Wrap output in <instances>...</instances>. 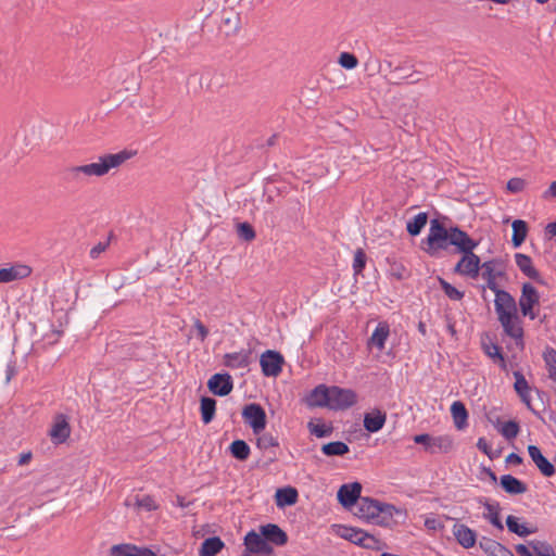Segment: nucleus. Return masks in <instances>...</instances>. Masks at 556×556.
Masks as SVG:
<instances>
[{
  "instance_id": "bf43d9fd",
  "label": "nucleus",
  "mask_w": 556,
  "mask_h": 556,
  "mask_svg": "<svg viewBox=\"0 0 556 556\" xmlns=\"http://www.w3.org/2000/svg\"><path fill=\"white\" fill-rule=\"evenodd\" d=\"M477 447L483 452L484 454H486L489 456L490 459H494L496 458V455H493V451L491 450L488 441L484 439V438H479L478 442H477Z\"/></svg>"
},
{
  "instance_id": "c9c22d12",
  "label": "nucleus",
  "mask_w": 556,
  "mask_h": 556,
  "mask_svg": "<svg viewBox=\"0 0 556 556\" xmlns=\"http://www.w3.org/2000/svg\"><path fill=\"white\" fill-rule=\"evenodd\" d=\"M483 507L485 509V513L483 514V517L488 519L496 529L500 531L504 530V525L502 523L500 519V511L501 507L500 504L496 503H489L485 502L483 504Z\"/></svg>"
},
{
  "instance_id": "dca6fc26",
  "label": "nucleus",
  "mask_w": 556,
  "mask_h": 556,
  "mask_svg": "<svg viewBox=\"0 0 556 556\" xmlns=\"http://www.w3.org/2000/svg\"><path fill=\"white\" fill-rule=\"evenodd\" d=\"M448 245H454L462 253L468 250H475L479 242L471 239L467 232L458 227H451V235L447 241Z\"/></svg>"
},
{
  "instance_id": "680f3d73",
  "label": "nucleus",
  "mask_w": 556,
  "mask_h": 556,
  "mask_svg": "<svg viewBox=\"0 0 556 556\" xmlns=\"http://www.w3.org/2000/svg\"><path fill=\"white\" fill-rule=\"evenodd\" d=\"M432 437L428 433L416 434L414 437V442L417 444H422L425 450L428 452V444H430Z\"/></svg>"
},
{
  "instance_id": "a18cd8bd",
  "label": "nucleus",
  "mask_w": 556,
  "mask_h": 556,
  "mask_svg": "<svg viewBox=\"0 0 556 556\" xmlns=\"http://www.w3.org/2000/svg\"><path fill=\"white\" fill-rule=\"evenodd\" d=\"M529 546L536 556H556L554 547L545 541L533 540L529 542Z\"/></svg>"
},
{
  "instance_id": "3c124183",
  "label": "nucleus",
  "mask_w": 556,
  "mask_h": 556,
  "mask_svg": "<svg viewBox=\"0 0 556 556\" xmlns=\"http://www.w3.org/2000/svg\"><path fill=\"white\" fill-rule=\"evenodd\" d=\"M307 428L309 432L317 438H326L332 433V428L324 424H314L313 421H309Z\"/></svg>"
},
{
  "instance_id": "393cba45",
  "label": "nucleus",
  "mask_w": 556,
  "mask_h": 556,
  "mask_svg": "<svg viewBox=\"0 0 556 556\" xmlns=\"http://www.w3.org/2000/svg\"><path fill=\"white\" fill-rule=\"evenodd\" d=\"M479 546L488 556H515L506 546L486 536L479 540Z\"/></svg>"
},
{
  "instance_id": "1a4fd4ad",
  "label": "nucleus",
  "mask_w": 556,
  "mask_h": 556,
  "mask_svg": "<svg viewBox=\"0 0 556 556\" xmlns=\"http://www.w3.org/2000/svg\"><path fill=\"white\" fill-rule=\"evenodd\" d=\"M503 331L506 336L515 340L516 345L520 349L523 348V328L521 326V319L518 314L505 315L497 317Z\"/></svg>"
},
{
  "instance_id": "f3484780",
  "label": "nucleus",
  "mask_w": 556,
  "mask_h": 556,
  "mask_svg": "<svg viewBox=\"0 0 556 556\" xmlns=\"http://www.w3.org/2000/svg\"><path fill=\"white\" fill-rule=\"evenodd\" d=\"M31 274V268L22 263H13L9 267L0 268V283L21 280Z\"/></svg>"
},
{
  "instance_id": "69168bd1",
  "label": "nucleus",
  "mask_w": 556,
  "mask_h": 556,
  "mask_svg": "<svg viewBox=\"0 0 556 556\" xmlns=\"http://www.w3.org/2000/svg\"><path fill=\"white\" fill-rule=\"evenodd\" d=\"M515 549L520 556H533L528 546H526L525 544H517L515 546Z\"/></svg>"
},
{
  "instance_id": "423d86ee",
  "label": "nucleus",
  "mask_w": 556,
  "mask_h": 556,
  "mask_svg": "<svg viewBox=\"0 0 556 556\" xmlns=\"http://www.w3.org/2000/svg\"><path fill=\"white\" fill-rule=\"evenodd\" d=\"M481 265L482 263L480 257L473 253V250H468L463 253L462 258L454 267V271L471 279H476L480 274Z\"/></svg>"
},
{
  "instance_id": "c03bdc74",
  "label": "nucleus",
  "mask_w": 556,
  "mask_h": 556,
  "mask_svg": "<svg viewBox=\"0 0 556 556\" xmlns=\"http://www.w3.org/2000/svg\"><path fill=\"white\" fill-rule=\"evenodd\" d=\"M321 452L326 456H343L350 452V447L343 441H333L321 446Z\"/></svg>"
},
{
  "instance_id": "37998d69",
  "label": "nucleus",
  "mask_w": 556,
  "mask_h": 556,
  "mask_svg": "<svg viewBox=\"0 0 556 556\" xmlns=\"http://www.w3.org/2000/svg\"><path fill=\"white\" fill-rule=\"evenodd\" d=\"M126 505H134L140 509H144L147 511H151L157 508L155 501L150 495H135L134 497L126 500Z\"/></svg>"
},
{
  "instance_id": "13d9d810",
  "label": "nucleus",
  "mask_w": 556,
  "mask_h": 556,
  "mask_svg": "<svg viewBox=\"0 0 556 556\" xmlns=\"http://www.w3.org/2000/svg\"><path fill=\"white\" fill-rule=\"evenodd\" d=\"M523 188H525V180L521 178H511L507 182V189H508V191H510L513 193H518V192L522 191Z\"/></svg>"
},
{
  "instance_id": "f03ea898",
  "label": "nucleus",
  "mask_w": 556,
  "mask_h": 556,
  "mask_svg": "<svg viewBox=\"0 0 556 556\" xmlns=\"http://www.w3.org/2000/svg\"><path fill=\"white\" fill-rule=\"evenodd\" d=\"M130 157L131 153L126 150L114 154L101 155L99 156L98 162L80 165V172L88 182L90 177H102L106 175L112 168L121 166Z\"/></svg>"
},
{
  "instance_id": "e433bc0d",
  "label": "nucleus",
  "mask_w": 556,
  "mask_h": 556,
  "mask_svg": "<svg viewBox=\"0 0 556 556\" xmlns=\"http://www.w3.org/2000/svg\"><path fill=\"white\" fill-rule=\"evenodd\" d=\"M453 447V441L447 435L432 437L430 444H428V452L434 453H447Z\"/></svg>"
},
{
  "instance_id": "f8f14e48",
  "label": "nucleus",
  "mask_w": 556,
  "mask_h": 556,
  "mask_svg": "<svg viewBox=\"0 0 556 556\" xmlns=\"http://www.w3.org/2000/svg\"><path fill=\"white\" fill-rule=\"evenodd\" d=\"M493 292L495 293L494 307L497 317L518 314L516 301L509 292L501 288Z\"/></svg>"
},
{
  "instance_id": "5701e85b",
  "label": "nucleus",
  "mask_w": 556,
  "mask_h": 556,
  "mask_svg": "<svg viewBox=\"0 0 556 556\" xmlns=\"http://www.w3.org/2000/svg\"><path fill=\"white\" fill-rule=\"evenodd\" d=\"M515 262L520 271L527 276L528 278L544 285V281L541 278V275L536 268L532 265V260L529 255L517 253L515 254Z\"/></svg>"
},
{
  "instance_id": "6ab92c4d",
  "label": "nucleus",
  "mask_w": 556,
  "mask_h": 556,
  "mask_svg": "<svg viewBox=\"0 0 556 556\" xmlns=\"http://www.w3.org/2000/svg\"><path fill=\"white\" fill-rule=\"evenodd\" d=\"M452 532L457 543L466 549L473 547L477 543L476 531L464 523L456 522Z\"/></svg>"
},
{
  "instance_id": "20e7f679",
  "label": "nucleus",
  "mask_w": 556,
  "mask_h": 556,
  "mask_svg": "<svg viewBox=\"0 0 556 556\" xmlns=\"http://www.w3.org/2000/svg\"><path fill=\"white\" fill-rule=\"evenodd\" d=\"M480 270H482V279H484L486 282V286L483 287V290L485 288H489L491 291H494L500 288L498 283L496 282V279L505 276V267L502 260L493 258L486 261L482 263Z\"/></svg>"
},
{
  "instance_id": "338daca9",
  "label": "nucleus",
  "mask_w": 556,
  "mask_h": 556,
  "mask_svg": "<svg viewBox=\"0 0 556 556\" xmlns=\"http://www.w3.org/2000/svg\"><path fill=\"white\" fill-rule=\"evenodd\" d=\"M546 232H547L551 237H556V222H554V223H549V224L546 226Z\"/></svg>"
},
{
  "instance_id": "aec40b11",
  "label": "nucleus",
  "mask_w": 556,
  "mask_h": 556,
  "mask_svg": "<svg viewBox=\"0 0 556 556\" xmlns=\"http://www.w3.org/2000/svg\"><path fill=\"white\" fill-rule=\"evenodd\" d=\"M528 454L543 476L552 477L555 475V466L542 454L536 445H529Z\"/></svg>"
},
{
  "instance_id": "ea45409f",
  "label": "nucleus",
  "mask_w": 556,
  "mask_h": 556,
  "mask_svg": "<svg viewBox=\"0 0 556 556\" xmlns=\"http://www.w3.org/2000/svg\"><path fill=\"white\" fill-rule=\"evenodd\" d=\"M427 222L428 214L426 212H420L407 222L406 230L410 236L416 237L421 232L422 228L427 225Z\"/></svg>"
},
{
  "instance_id": "8fccbe9b",
  "label": "nucleus",
  "mask_w": 556,
  "mask_h": 556,
  "mask_svg": "<svg viewBox=\"0 0 556 556\" xmlns=\"http://www.w3.org/2000/svg\"><path fill=\"white\" fill-rule=\"evenodd\" d=\"M367 256L363 249H357L353 258V270L355 275L362 274L366 266Z\"/></svg>"
},
{
  "instance_id": "c85d7f7f",
  "label": "nucleus",
  "mask_w": 556,
  "mask_h": 556,
  "mask_svg": "<svg viewBox=\"0 0 556 556\" xmlns=\"http://www.w3.org/2000/svg\"><path fill=\"white\" fill-rule=\"evenodd\" d=\"M387 65H388V68L393 74H399V73H402V72H404L406 70H410L412 71V73H409L407 75L397 76V79H410L409 80L410 84H416V83L420 81L419 77H415V75H417L419 73L414 71L415 64L413 63V61L410 59H405L404 61L400 62L396 65H393L392 62H388Z\"/></svg>"
},
{
  "instance_id": "6e6552de",
  "label": "nucleus",
  "mask_w": 556,
  "mask_h": 556,
  "mask_svg": "<svg viewBox=\"0 0 556 556\" xmlns=\"http://www.w3.org/2000/svg\"><path fill=\"white\" fill-rule=\"evenodd\" d=\"M540 302L538 290L531 283H523L521 288V295L519 298V306L523 316L529 317L531 320L536 318L533 307Z\"/></svg>"
},
{
  "instance_id": "de8ad7c7",
  "label": "nucleus",
  "mask_w": 556,
  "mask_h": 556,
  "mask_svg": "<svg viewBox=\"0 0 556 556\" xmlns=\"http://www.w3.org/2000/svg\"><path fill=\"white\" fill-rule=\"evenodd\" d=\"M439 283L444 291L445 295L453 300V301H460L464 298V292L457 290L454 286H452L450 282L444 280L443 278H438Z\"/></svg>"
},
{
  "instance_id": "0e129e2a",
  "label": "nucleus",
  "mask_w": 556,
  "mask_h": 556,
  "mask_svg": "<svg viewBox=\"0 0 556 556\" xmlns=\"http://www.w3.org/2000/svg\"><path fill=\"white\" fill-rule=\"evenodd\" d=\"M506 463L507 464H513V465H520L522 463V457L519 456L518 454L516 453H510L507 457H506Z\"/></svg>"
},
{
  "instance_id": "79ce46f5",
  "label": "nucleus",
  "mask_w": 556,
  "mask_h": 556,
  "mask_svg": "<svg viewBox=\"0 0 556 556\" xmlns=\"http://www.w3.org/2000/svg\"><path fill=\"white\" fill-rule=\"evenodd\" d=\"M201 417L202 421L207 425L210 424L215 416L216 409V400L208 396H203L201 399Z\"/></svg>"
},
{
  "instance_id": "c756f323",
  "label": "nucleus",
  "mask_w": 556,
  "mask_h": 556,
  "mask_svg": "<svg viewBox=\"0 0 556 556\" xmlns=\"http://www.w3.org/2000/svg\"><path fill=\"white\" fill-rule=\"evenodd\" d=\"M250 351L241 350L239 352L227 353L224 355V364L229 368H245L250 364Z\"/></svg>"
},
{
  "instance_id": "774afa93",
  "label": "nucleus",
  "mask_w": 556,
  "mask_h": 556,
  "mask_svg": "<svg viewBox=\"0 0 556 556\" xmlns=\"http://www.w3.org/2000/svg\"><path fill=\"white\" fill-rule=\"evenodd\" d=\"M548 195L556 198V181H553L549 185V188L547 189V191L545 192V197H548Z\"/></svg>"
},
{
  "instance_id": "4d7b16f0",
  "label": "nucleus",
  "mask_w": 556,
  "mask_h": 556,
  "mask_svg": "<svg viewBox=\"0 0 556 556\" xmlns=\"http://www.w3.org/2000/svg\"><path fill=\"white\" fill-rule=\"evenodd\" d=\"M425 527L429 531H439V530H442L444 526L439 518L430 515V516H427L425 519Z\"/></svg>"
},
{
  "instance_id": "4c0bfd02",
  "label": "nucleus",
  "mask_w": 556,
  "mask_h": 556,
  "mask_svg": "<svg viewBox=\"0 0 556 556\" xmlns=\"http://www.w3.org/2000/svg\"><path fill=\"white\" fill-rule=\"evenodd\" d=\"M451 414L454 419V424L458 429H463L467 426L468 413L465 405L460 401H455L451 406Z\"/></svg>"
},
{
  "instance_id": "e2e57ef3",
  "label": "nucleus",
  "mask_w": 556,
  "mask_h": 556,
  "mask_svg": "<svg viewBox=\"0 0 556 556\" xmlns=\"http://www.w3.org/2000/svg\"><path fill=\"white\" fill-rule=\"evenodd\" d=\"M109 243L108 242H99L98 244H96L91 250H90V256L92 258H97L99 257V255L105 251V249L108 248Z\"/></svg>"
},
{
  "instance_id": "7c9ffc66",
  "label": "nucleus",
  "mask_w": 556,
  "mask_h": 556,
  "mask_svg": "<svg viewBox=\"0 0 556 556\" xmlns=\"http://www.w3.org/2000/svg\"><path fill=\"white\" fill-rule=\"evenodd\" d=\"M501 486L503 490L511 495H519L527 492L528 488L525 482L517 479L511 475H503L501 477Z\"/></svg>"
},
{
  "instance_id": "a878e982",
  "label": "nucleus",
  "mask_w": 556,
  "mask_h": 556,
  "mask_svg": "<svg viewBox=\"0 0 556 556\" xmlns=\"http://www.w3.org/2000/svg\"><path fill=\"white\" fill-rule=\"evenodd\" d=\"M387 415L380 409H374L364 415V428L371 433L381 430L386 424Z\"/></svg>"
},
{
  "instance_id": "cd10ccee",
  "label": "nucleus",
  "mask_w": 556,
  "mask_h": 556,
  "mask_svg": "<svg viewBox=\"0 0 556 556\" xmlns=\"http://www.w3.org/2000/svg\"><path fill=\"white\" fill-rule=\"evenodd\" d=\"M514 377H515V384H514L515 391L520 396L521 401L526 404V406L530 410L534 412L531 406V397H530L531 388H530L528 381L526 380L525 376L520 371H514Z\"/></svg>"
},
{
  "instance_id": "5fc2aeb1",
  "label": "nucleus",
  "mask_w": 556,
  "mask_h": 556,
  "mask_svg": "<svg viewBox=\"0 0 556 556\" xmlns=\"http://www.w3.org/2000/svg\"><path fill=\"white\" fill-rule=\"evenodd\" d=\"M545 362L548 366V376L556 381V351L549 350L545 353Z\"/></svg>"
},
{
  "instance_id": "9b49d317",
  "label": "nucleus",
  "mask_w": 556,
  "mask_h": 556,
  "mask_svg": "<svg viewBox=\"0 0 556 556\" xmlns=\"http://www.w3.org/2000/svg\"><path fill=\"white\" fill-rule=\"evenodd\" d=\"M71 435L68 417L64 414H56L49 430V437L55 445L64 443Z\"/></svg>"
},
{
  "instance_id": "49530a36",
  "label": "nucleus",
  "mask_w": 556,
  "mask_h": 556,
  "mask_svg": "<svg viewBox=\"0 0 556 556\" xmlns=\"http://www.w3.org/2000/svg\"><path fill=\"white\" fill-rule=\"evenodd\" d=\"M482 348H483L484 353L489 357H491L493 359L500 361L501 362V366L503 368L506 367L505 358H504V356H503V354L501 352V349H500V346L497 344H495L493 342H489V343L483 342L482 343Z\"/></svg>"
},
{
  "instance_id": "052dcab7",
  "label": "nucleus",
  "mask_w": 556,
  "mask_h": 556,
  "mask_svg": "<svg viewBox=\"0 0 556 556\" xmlns=\"http://www.w3.org/2000/svg\"><path fill=\"white\" fill-rule=\"evenodd\" d=\"M194 328L198 331V338L203 342L208 336L207 328L199 319L194 321Z\"/></svg>"
},
{
  "instance_id": "9d476101",
  "label": "nucleus",
  "mask_w": 556,
  "mask_h": 556,
  "mask_svg": "<svg viewBox=\"0 0 556 556\" xmlns=\"http://www.w3.org/2000/svg\"><path fill=\"white\" fill-rule=\"evenodd\" d=\"M260 364L264 376L277 377L282 370L283 357L279 352L267 350L261 355Z\"/></svg>"
},
{
  "instance_id": "2f4dec72",
  "label": "nucleus",
  "mask_w": 556,
  "mask_h": 556,
  "mask_svg": "<svg viewBox=\"0 0 556 556\" xmlns=\"http://www.w3.org/2000/svg\"><path fill=\"white\" fill-rule=\"evenodd\" d=\"M80 170V165L64 168L61 173L63 182L72 187H79L87 184L85 176Z\"/></svg>"
},
{
  "instance_id": "58836bf2",
  "label": "nucleus",
  "mask_w": 556,
  "mask_h": 556,
  "mask_svg": "<svg viewBox=\"0 0 556 556\" xmlns=\"http://www.w3.org/2000/svg\"><path fill=\"white\" fill-rule=\"evenodd\" d=\"M229 452L233 458L244 462L249 458L251 448L244 440L238 439L229 445Z\"/></svg>"
},
{
  "instance_id": "b1692460",
  "label": "nucleus",
  "mask_w": 556,
  "mask_h": 556,
  "mask_svg": "<svg viewBox=\"0 0 556 556\" xmlns=\"http://www.w3.org/2000/svg\"><path fill=\"white\" fill-rule=\"evenodd\" d=\"M330 400V387L319 384L307 396V405L311 407H328Z\"/></svg>"
},
{
  "instance_id": "4468645a",
  "label": "nucleus",
  "mask_w": 556,
  "mask_h": 556,
  "mask_svg": "<svg viewBox=\"0 0 556 556\" xmlns=\"http://www.w3.org/2000/svg\"><path fill=\"white\" fill-rule=\"evenodd\" d=\"M362 484L352 482L342 484L338 491V501L344 508L356 506L361 497Z\"/></svg>"
},
{
  "instance_id": "72a5a7b5",
  "label": "nucleus",
  "mask_w": 556,
  "mask_h": 556,
  "mask_svg": "<svg viewBox=\"0 0 556 556\" xmlns=\"http://www.w3.org/2000/svg\"><path fill=\"white\" fill-rule=\"evenodd\" d=\"M519 518L509 515L506 518V526L509 532L517 534L518 536L525 538L536 532V528H529L526 525L519 522Z\"/></svg>"
},
{
  "instance_id": "a211bd4d",
  "label": "nucleus",
  "mask_w": 556,
  "mask_h": 556,
  "mask_svg": "<svg viewBox=\"0 0 556 556\" xmlns=\"http://www.w3.org/2000/svg\"><path fill=\"white\" fill-rule=\"evenodd\" d=\"M207 387L213 394L226 396L232 391V378L229 374H215L208 379Z\"/></svg>"
},
{
  "instance_id": "4be33fe9",
  "label": "nucleus",
  "mask_w": 556,
  "mask_h": 556,
  "mask_svg": "<svg viewBox=\"0 0 556 556\" xmlns=\"http://www.w3.org/2000/svg\"><path fill=\"white\" fill-rule=\"evenodd\" d=\"M110 554L111 556H156L152 549L134 544L113 545Z\"/></svg>"
},
{
  "instance_id": "bb28decb",
  "label": "nucleus",
  "mask_w": 556,
  "mask_h": 556,
  "mask_svg": "<svg viewBox=\"0 0 556 556\" xmlns=\"http://www.w3.org/2000/svg\"><path fill=\"white\" fill-rule=\"evenodd\" d=\"M390 336V326L386 321H381L377 325L372 334L368 339V346H375L379 351H382L386 346V341Z\"/></svg>"
},
{
  "instance_id": "7ed1b4c3",
  "label": "nucleus",
  "mask_w": 556,
  "mask_h": 556,
  "mask_svg": "<svg viewBox=\"0 0 556 556\" xmlns=\"http://www.w3.org/2000/svg\"><path fill=\"white\" fill-rule=\"evenodd\" d=\"M451 228L447 229L439 219H431L429 233L426 238L428 248L425 249L426 253L430 256H437L441 250H446L448 247V238Z\"/></svg>"
},
{
  "instance_id": "39448f33",
  "label": "nucleus",
  "mask_w": 556,
  "mask_h": 556,
  "mask_svg": "<svg viewBox=\"0 0 556 556\" xmlns=\"http://www.w3.org/2000/svg\"><path fill=\"white\" fill-rule=\"evenodd\" d=\"M357 401L356 393L351 389H343L337 386L330 387L329 408L343 410L352 407Z\"/></svg>"
},
{
  "instance_id": "a19ab883",
  "label": "nucleus",
  "mask_w": 556,
  "mask_h": 556,
  "mask_svg": "<svg viewBox=\"0 0 556 556\" xmlns=\"http://www.w3.org/2000/svg\"><path fill=\"white\" fill-rule=\"evenodd\" d=\"M511 226H513L511 243H513L514 248H518L526 240L527 232H528V226H527V223L521 219L514 220Z\"/></svg>"
},
{
  "instance_id": "603ef678",
  "label": "nucleus",
  "mask_w": 556,
  "mask_h": 556,
  "mask_svg": "<svg viewBox=\"0 0 556 556\" xmlns=\"http://www.w3.org/2000/svg\"><path fill=\"white\" fill-rule=\"evenodd\" d=\"M256 445L260 450H268L270 447L278 446L279 442L277 438H275L270 433H263L257 438Z\"/></svg>"
},
{
  "instance_id": "09e8293b",
  "label": "nucleus",
  "mask_w": 556,
  "mask_h": 556,
  "mask_svg": "<svg viewBox=\"0 0 556 556\" xmlns=\"http://www.w3.org/2000/svg\"><path fill=\"white\" fill-rule=\"evenodd\" d=\"M500 432L507 440L515 439L519 433V425L514 420L506 421L501 427Z\"/></svg>"
},
{
  "instance_id": "0eeeda50",
  "label": "nucleus",
  "mask_w": 556,
  "mask_h": 556,
  "mask_svg": "<svg viewBox=\"0 0 556 556\" xmlns=\"http://www.w3.org/2000/svg\"><path fill=\"white\" fill-rule=\"evenodd\" d=\"M242 417L255 434H260L266 427V413L260 404L251 403L245 405L242 410Z\"/></svg>"
},
{
  "instance_id": "412c9836",
  "label": "nucleus",
  "mask_w": 556,
  "mask_h": 556,
  "mask_svg": "<svg viewBox=\"0 0 556 556\" xmlns=\"http://www.w3.org/2000/svg\"><path fill=\"white\" fill-rule=\"evenodd\" d=\"M260 531L269 545L282 546L288 542L287 533L275 523L261 526Z\"/></svg>"
},
{
  "instance_id": "6e6d98bb",
  "label": "nucleus",
  "mask_w": 556,
  "mask_h": 556,
  "mask_svg": "<svg viewBox=\"0 0 556 556\" xmlns=\"http://www.w3.org/2000/svg\"><path fill=\"white\" fill-rule=\"evenodd\" d=\"M238 235L245 241H251L255 238V231L249 223H241L238 226Z\"/></svg>"
},
{
  "instance_id": "2eb2a0df",
  "label": "nucleus",
  "mask_w": 556,
  "mask_h": 556,
  "mask_svg": "<svg viewBox=\"0 0 556 556\" xmlns=\"http://www.w3.org/2000/svg\"><path fill=\"white\" fill-rule=\"evenodd\" d=\"M244 545L250 553L270 555L274 552L271 545L267 543L261 531H250L244 538Z\"/></svg>"
},
{
  "instance_id": "f257e3e1",
  "label": "nucleus",
  "mask_w": 556,
  "mask_h": 556,
  "mask_svg": "<svg viewBox=\"0 0 556 556\" xmlns=\"http://www.w3.org/2000/svg\"><path fill=\"white\" fill-rule=\"evenodd\" d=\"M397 513H400V510L391 504L382 503L370 497H362L356 505L355 515L367 522L382 527H391L394 523V514Z\"/></svg>"
},
{
  "instance_id": "864d4df0",
  "label": "nucleus",
  "mask_w": 556,
  "mask_h": 556,
  "mask_svg": "<svg viewBox=\"0 0 556 556\" xmlns=\"http://www.w3.org/2000/svg\"><path fill=\"white\" fill-rule=\"evenodd\" d=\"M339 63L346 70H353L357 66V58L349 52H342L339 58Z\"/></svg>"
},
{
  "instance_id": "f704fd0d",
  "label": "nucleus",
  "mask_w": 556,
  "mask_h": 556,
  "mask_svg": "<svg viewBox=\"0 0 556 556\" xmlns=\"http://www.w3.org/2000/svg\"><path fill=\"white\" fill-rule=\"evenodd\" d=\"M224 547V542L218 536L205 539L201 544L200 556H216Z\"/></svg>"
},
{
  "instance_id": "473e14b6",
  "label": "nucleus",
  "mask_w": 556,
  "mask_h": 556,
  "mask_svg": "<svg viewBox=\"0 0 556 556\" xmlns=\"http://www.w3.org/2000/svg\"><path fill=\"white\" fill-rule=\"evenodd\" d=\"M298 497L299 493L293 486L278 489L275 494L276 505L280 508L294 505Z\"/></svg>"
},
{
  "instance_id": "ddd939ff",
  "label": "nucleus",
  "mask_w": 556,
  "mask_h": 556,
  "mask_svg": "<svg viewBox=\"0 0 556 556\" xmlns=\"http://www.w3.org/2000/svg\"><path fill=\"white\" fill-rule=\"evenodd\" d=\"M339 534L341 538L365 548H371L376 543V540L372 535L368 534L364 530L353 527H341Z\"/></svg>"
}]
</instances>
